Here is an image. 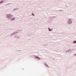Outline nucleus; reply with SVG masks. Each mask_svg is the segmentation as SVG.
I'll return each instance as SVG.
<instances>
[{
	"label": "nucleus",
	"instance_id": "obj_7",
	"mask_svg": "<svg viewBox=\"0 0 76 76\" xmlns=\"http://www.w3.org/2000/svg\"><path fill=\"white\" fill-rule=\"evenodd\" d=\"M37 58H38V59H39V57H37Z\"/></svg>",
	"mask_w": 76,
	"mask_h": 76
},
{
	"label": "nucleus",
	"instance_id": "obj_5",
	"mask_svg": "<svg viewBox=\"0 0 76 76\" xmlns=\"http://www.w3.org/2000/svg\"><path fill=\"white\" fill-rule=\"evenodd\" d=\"M3 2V1H0V3H2Z\"/></svg>",
	"mask_w": 76,
	"mask_h": 76
},
{
	"label": "nucleus",
	"instance_id": "obj_8",
	"mask_svg": "<svg viewBox=\"0 0 76 76\" xmlns=\"http://www.w3.org/2000/svg\"><path fill=\"white\" fill-rule=\"evenodd\" d=\"M33 15V16H34V15Z\"/></svg>",
	"mask_w": 76,
	"mask_h": 76
},
{
	"label": "nucleus",
	"instance_id": "obj_3",
	"mask_svg": "<svg viewBox=\"0 0 76 76\" xmlns=\"http://www.w3.org/2000/svg\"><path fill=\"white\" fill-rule=\"evenodd\" d=\"M15 18L13 17H11V20H15Z\"/></svg>",
	"mask_w": 76,
	"mask_h": 76
},
{
	"label": "nucleus",
	"instance_id": "obj_4",
	"mask_svg": "<svg viewBox=\"0 0 76 76\" xmlns=\"http://www.w3.org/2000/svg\"><path fill=\"white\" fill-rule=\"evenodd\" d=\"M49 31H52V30H53V29H50V28H49Z\"/></svg>",
	"mask_w": 76,
	"mask_h": 76
},
{
	"label": "nucleus",
	"instance_id": "obj_6",
	"mask_svg": "<svg viewBox=\"0 0 76 76\" xmlns=\"http://www.w3.org/2000/svg\"><path fill=\"white\" fill-rule=\"evenodd\" d=\"M73 43L74 44L75 43H76V41H75L73 42Z\"/></svg>",
	"mask_w": 76,
	"mask_h": 76
},
{
	"label": "nucleus",
	"instance_id": "obj_1",
	"mask_svg": "<svg viewBox=\"0 0 76 76\" xmlns=\"http://www.w3.org/2000/svg\"><path fill=\"white\" fill-rule=\"evenodd\" d=\"M7 18L9 19H11L12 18H13V15H12L7 14Z\"/></svg>",
	"mask_w": 76,
	"mask_h": 76
},
{
	"label": "nucleus",
	"instance_id": "obj_2",
	"mask_svg": "<svg viewBox=\"0 0 76 76\" xmlns=\"http://www.w3.org/2000/svg\"><path fill=\"white\" fill-rule=\"evenodd\" d=\"M72 22L71 21V19H69V21L68 22V23H69V24H70V23H72Z\"/></svg>",
	"mask_w": 76,
	"mask_h": 76
}]
</instances>
